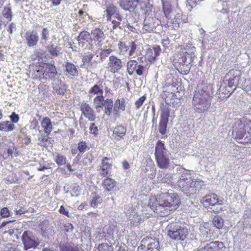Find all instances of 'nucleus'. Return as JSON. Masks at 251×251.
I'll use <instances>...</instances> for the list:
<instances>
[{
    "label": "nucleus",
    "instance_id": "f257e3e1",
    "mask_svg": "<svg viewBox=\"0 0 251 251\" xmlns=\"http://www.w3.org/2000/svg\"><path fill=\"white\" fill-rule=\"evenodd\" d=\"M180 203V198L176 193L165 192L151 197L148 205L158 216L164 217L175 211Z\"/></svg>",
    "mask_w": 251,
    "mask_h": 251
},
{
    "label": "nucleus",
    "instance_id": "f03ea898",
    "mask_svg": "<svg viewBox=\"0 0 251 251\" xmlns=\"http://www.w3.org/2000/svg\"><path fill=\"white\" fill-rule=\"evenodd\" d=\"M177 185L188 196L195 195L204 186V181L199 178L193 179L190 173H182L179 177Z\"/></svg>",
    "mask_w": 251,
    "mask_h": 251
},
{
    "label": "nucleus",
    "instance_id": "7ed1b4c3",
    "mask_svg": "<svg viewBox=\"0 0 251 251\" xmlns=\"http://www.w3.org/2000/svg\"><path fill=\"white\" fill-rule=\"evenodd\" d=\"M208 86L204 85L195 92L193 101L195 109L199 113L207 110L211 105V96L207 90Z\"/></svg>",
    "mask_w": 251,
    "mask_h": 251
},
{
    "label": "nucleus",
    "instance_id": "20e7f679",
    "mask_svg": "<svg viewBox=\"0 0 251 251\" xmlns=\"http://www.w3.org/2000/svg\"><path fill=\"white\" fill-rule=\"evenodd\" d=\"M232 135L236 140L242 139L241 143H251V121L247 119L238 120L233 129Z\"/></svg>",
    "mask_w": 251,
    "mask_h": 251
},
{
    "label": "nucleus",
    "instance_id": "39448f33",
    "mask_svg": "<svg viewBox=\"0 0 251 251\" xmlns=\"http://www.w3.org/2000/svg\"><path fill=\"white\" fill-rule=\"evenodd\" d=\"M167 235L172 240L183 241L187 238L188 230L181 223L174 222L170 223L166 227Z\"/></svg>",
    "mask_w": 251,
    "mask_h": 251
},
{
    "label": "nucleus",
    "instance_id": "423d86ee",
    "mask_svg": "<svg viewBox=\"0 0 251 251\" xmlns=\"http://www.w3.org/2000/svg\"><path fill=\"white\" fill-rule=\"evenodd\" d=\"M167 150L164 142L158 140L155 145L154 155L157 166L161 169H167L170 165V160L167 156Z\"/></svg>",
    "mask_w": 251,
    "mask_h": 251
},
{
    "label": "nucleus",
    "instance_id": "0eeeda50",
    "mask_svg": "<svg viewBox=\"0 0 251 251\" xmlns=\"http://www.w3.org/2000/svg\"><path fill=\"white\" fill-rule=\"evenodd\" d=\"M176 50V51L173 55L174 65L186 63L187 56L192 58L193 55H194L196 49L192 44H187L185 45L179 46Z\"/></svg>",
    "mask_w": 251,
    "mask_h": 251
},
{
    "label": "nucleus",
    "instance_id": "6e6552de",
    "mask_svg": "<svg viewBox=\"0 0 251 251\" xmlns=\"http://www.w3.org/2000/svg\"><path fill=\"white\" fill-rule=\"evenodd\" d=\"M35 70L37 73L42 74L43 78L46 79L54 78L57 74L55 66L50 63H39L36 66Z\"/></svg>",
    "mask_w": 251,
    "mask_h": 251
},
{
    "label": "nucleus",
    "instance_id": "1a4fd4ad",
    "mask_svg": "<svg viewBox=\"0 0 251 251\" xmlns=\"http://www.w3.org/2000/svg\"><path fill=\"white\" fill-rule=\"evenodd\" d=\"M200 201L201 204L207 209H212L214 206L224 204V199L215 193L206 195L201 198Z\"/></svg>",
    "mask_w": 251,
    "mask_h": 251
},
{
    "label": "nucleus",
    "instance_id": "9d476101",
    "mask_svg": "<svg viewBox=\"0 0 251 251\" xmlns=\"http://www.w3.org/2000/svg\"><path fill=\"white\" fill-rule=\"evenodd\" d=\"M19 151L14 143L11 145L4 144L0 147V157L6 160L19 155Z\"/></svg>",
    "mask_w": 251,
    "mask_h": 251
},
{
    "label": "nucleus",
    "instance_id": "9b49d317",
    "mask_svg": "<svg viewBox=\"0 0 251 251\" xmlns=\"http://www.w3.org/2000/svg\"><path fill=\"white\" fill-rule=\"evenodd\" d=\"M240 76L241 74L237 70H230L226 74V77L227 78L228 81L227 87L231 88V90L228 91L226 94L228 97L231 95L232 90L235 89L238 84Z\"/></svg>",
    "mask_w": 251,
    "mask_h": 251
},
{
    "label": "nucleus",
    "instance_id": "f8f14e48",
    "mask_svg": "<svg viewBox=\"0 0 251 251\" xmlns=\"http://www.w3.org/2000/svg\"><path fill=\"white\" fill-rule=\"evenodd\" d=\"M123 66V61L118 56L112 55L109 57L107 68L112 74L119 73Z\"/></svg>",
    "mask_w": 251,
    "mask_h": 251
},
{
    "label": "nucleus",
    "instance_id": "ddd939ff",
    "mask_svg": "<svg viewBox=\"0 0 251 251\" xmlns=\"http://www.w3.org/2000/svg\"><path fill=\"white\" fill-rule=\"evenodd\" d=\"M22 240L25 250L30 248L35 249L39 244L38 241L34 239L32 233L28 231H25L23 233Z\"/></svg>",
    "mask_w": 251,
    "mask_h": 251
},
{
    "label": "nucleus",
    "instance_id": "4468645a",
    "mask_svg": "<svg viewBox=\"0 0 251 251\" xmlns=\"http://www.w3.org/2000/svg\"><path fill=\"white\" fill-rule=\"evenodd\" d=\"M127 72L131 75L134 73L138 75L141 76L143 74L145 67L142 65H138V62L135 60H130L127 63Z\"/></svg>",
    "mask_w": 251,
    "mask_h": 251
},
{
    "label": "nucleus",
    "instance_id": "2eb2a0df",
    "mask_svg": "<svg viewBox=\"0 0 251 251\" xmlns=\"http://www.w3.org/2000/svg\"><path fill=\"white\" fill-rule=\"evenodd\" d=\"M118 48L119 50V54L121 55H125L128 50V55L129 56H132L135 52L137 49V45L134 41H132L129 43V47L123 41H120L118 43Z\"/></svg>",
    "mask_w": 251,
    "mask_h": 251
},
{
    "label": "nucleus",
    "instance_id": "dca6fc26",
    "mask_svg": "<svg viewBox=\"0 0 251 251\" xmlns=\"http://www.w3.org/2000/svg\"><path fill=\"white\" fill-rule=\"evenodd\" d=\"M112 167V158L103 157L100 166V175L102 177H105L110 175V170Z\"/></svg>",
    "mask_w": 251,
    "mask_h": 251
},
{
    "label": "nucleus",
    "instance_id": "f3484780",
    "mask_svg": "<svg viewBox=\"0 0 251 251\" xmlns=\"http://www.w3.org/2000/svg\"><path fill=\"white\" fill-rule=\"evenodd\" d=\"M161 50V48L158 45L154 46L152 49H147L145 55V59L151 64L154 63L157 57L160 55Z\"/></svg>",
    "mask_w": 251,
    "mask_h": 251
},
{
    "label": "nucleus",
    "instance_id": "a211bd4d",
    "mask_svg": "<svg viewBox=\"0 0 251 251\" xmlns=\"http://www.w3.org/2000/svg\"><path fill=\"white\" fill-rule=\"evenodd\" d=\"M25 38L26 43L29 48L36 46L39 40L38 33L35 30L26 32L25 34Z\"/></svg>",
    "mask_w": 251,
    "mask_h": 251
},
{
    "label": "nucleus",
    "instance_id": "6ab92c4d",
    "mask_svg": "<svg viewBox=\"0 0 251 251\" xmlns=\"http://www.w3.org/2000/svg\"><path fill=\"white\" fill-rule=\"evenodd\" d=\"M225 245L222 242L212 241L206 244L203 248L196 251H224Z\"/></svg>",
    "mask_w": 251,
    "mask_h": 251
},
{
    "label": "nucleus",
    "instance_id": "aec40b11",
    "mask_svg": "<svg viewBox=\"0 0 251 251\" xmlns=\"http://www.w3.org/2000/svg\"><path fill=\"white\" fill-rule=\"evenodd\" d=\"M80 109L83 115L90 121H94L96 114L93 108L87 102H83L80 105Z\"/></svg>",
    "mask_w": 251,
    "mask_h": 251
},
{
    "label": "nucleus",
    "instance_id": "412c9836",
    "mask_svg": "<svg viewBox=\"0 0 251 251\" xmlns=\"http://www.w3.org/2000/svg\"><path fill=\"white\" fill-rule=\"evenodd\" d=\"M91 35L93 44L100 45L105 38L103 31L99 27L93 28L91 31Z\"/></svg>",
    "mask_w": 251,
    "mask_h": 251
},
{
    "label": "nucleus",
    "instance_id": "4be33fe9",
    "mask_svg": "<svg viewBox=\"0 0 251 251\" xmlns=\"http://www.w3.org/2000/svg\"><path fill=\"white\" fill-rule=\"evenodd\" d=\"M183 15L181 13H177L173 19L171 18L170 20L167 19L164 25L168 28L172 29H177L182 23Z\"/></svg>",
    "mask_w": 251,
    "mask_h": 251
},
{
    "label": "nucleus",
    "instance_id": "5701e85b",
    "mask_svg": "<svg viewBox=\"0 0 251 251\" xmlns=\"http://www.w3.org/2000/svg\"><path fill=\"white\" fill-rule=\"evenodd\" d=\"M77 41L79 46L83 47L88 44L90 47L93 46L91 33L86 30H83L80 32L77 37Z\"/></svg>",
    "mask_w": 251,
    "mask_h": 251
},
{
    "label": "nucleus",
    "instance_id": "b1692460",
    "mask_svg": "<svg viewBox=\"0 0 251 251\" xmlns=\"http://www.w3.org/2000/svg\"><path fill=\"white\" fill-rule=\"evenodd\" d=\"M127 131L126 127L122 125H119L114 127L112 130V138L117 141L123 139Z\"/></svg>",
    "mask_w": 251,
    "mask_h": 251
},
{
    "label": "nucleus",
    "instance_id": "393cba45",
    "mask_svg": "<svg viewBox=\"0 0 251 251\" xmlns=\"http://www.w3.org/2000/svg\"><path fill=\"white\" fill-rule=\"evenodd\" d=\"M105 12L107 20H111V18L119 19L121 15L118 8L113 3L106 6Z\"/></svg>",
    "mask_w": 251,
    "mask_h": 251
},
{
    "label": "nucleus",
    "instance_id": "a878e982",
    "mask_svg": "<svg viewBox=\"0 0 251 251\" xmlns=\"http://www.w3.org/2000/svg\"><path fill=\"white\" fill-rule=\"evenodd\" d=\"M126 99L124 98L117 99L114 103L113 113L114 115L118 117L120 115V111H124L126 110Z\"/></svg>",
    "mask_w": 251,
    "mask_h": 251
},
{
    "label": "nucleus",
    "instance_id": "bb28decb",
    "mask_svg": "<svg viewBox=\"0 0 251 251\" xmlns=\"http://www.w3.org/2000/svg\"><path fill=\"white\" fill-rule=\"evenodd\" d=\"M139 4L138 0H120V5L125 10L133 11Z\"/></svg>",
    "mask_w": 251,
    "mask_h": 251
},
{
    "label": "nucleus",
    "instance_id": "cd10ccee",
    "mask_svg": "<svg viewBox=\"0 0 251 251\" xmlns=\"http://www.w3.org/2000/svg\"><path fill=\"white\" fill-rule=\"evenodd\" d=\"M106 177L102 180V186L105 191L110 192L114 190L117 186L116 180L109 176Z\"/></svg>",
    "mask_w": 251,
    "mask_h": 251
},
{
    "label": "nucleus",
    "instance_id": "c85d7f7f",
    "mask_svg": "<svg viewBox=\"0 0 251 251\" xmlns=\"http://www.w3.org/2000/svg\"><path fill=\"white\" fill-rule=\"evenodd\" d=\"M41 126L45 133L49 135L53 129L50 119L48 117H44L41 121Z\"/></svg>",
    "mask_w": 251,
    "mask_h": 251
},
{
    "label": "nucleus",
    "instance_id": "c756f323",
    "mask_svg": "<svg viewBox=\"0 0 251 251\" xmlns=\"http://www.w3.org/2000/svg\"><path fill=\"white\" fill-rule=\"evenodd\" d=\"M103 201L101 197L96 192L92 193L89 201L90 206L94 208H97L99 204Z\"/></svg>",
    "mask_w": 251,
    "mask_h": 251
},
{
    "label": "nucleus",
    "instance_id": "7c9ffc66",
    "mask_svg": "<svg viewBox=\"0 0 251 251\" xmlns=\"http://www.w3.org/2000/svg\"><path fill=\"white\" fill-rule=\"evenodd\" d=\"M65 71L66 75L71 77H76L78 75V71L76 67L72 63L66 62L65 64Z\"/></svg>",
    "mask_w": 251,
    "mask_h": 251
},
{
    "label": "nucleus",
    "instance_id": "2f4dec72",
    "mask_svg": "<svg viewBox=\"0 0 251 251\" xmlns=\"http://www.w3.org/2000/svg\"><path fill=\"white\" fill-rule=\"evenodd\" d=\"M105 100L103 95H97L94 98V104L97 110H100L104 107Z\"/></svg>",
    "mask_w": 251,
    "mask_h": 251
},
{
    "label": "nucleus",
    "instance_id": "473e14b6",
    "mask_svg": "<svg viewBox=\"0 0 251 251\" xmlns=\"http://www.w3.org/2000/svg\"><path fill=\"white\" fill-rule=\"evenodd\" d=\"M155 25L152 19H146L144 22L143 30L146 32H151L155 28Z\"/></svg>",
    "mask_w": 251,
    "mask_h": 251
},
{
    "label": "nucleus",
    "instance_id": "72a5a7b5",
    "mask_svg": "<svg viewBox=\"0 0 251 251\" xmlns=\"http://www.w3.org/2000/svg\"><path fill=\"white\" fill-rule=\"evenodd\" d=\"M1 14L2 16L6 19L8 22H10L12 20L13 15L10 3L3 7Z\"/></svg>",
    "mask_w": 251,
    "mask_h": 251
},
{
    "label": "nucleus",
    "instance_id": "f704fd0d",
    "mask_svg": "<svg viewBox=\"0 0 251 251\" xmlns=\"http://www.w3.org/2000/svg\"><path fill=\"white\" fill-rule=\"evenodd\" d=\"M15 126L10 121H3L0 122V131L9 132L13 130Z\"/></svg>",
    "mask_w": 251,
    "mask_h": 251
},
{
    "label": "nucleus",
    "instance_id": "c9c22d12",
    "mask_svg": "<svg viewBox=\"0 0 251 251\" xmlns=\"http://www.w3.org/2000/svg\"><path fill=\"white\" fill-rule=\"evenodd\" d=\"M147 251H159V242L153 239H149L147 247Z\"/></svg>",
    "mask_w": 251,
    "mask_h": 251
},
{
    "label": "nucleus",
    "instance_id": "e433bc0d",
    "mask_svg": "<svg viewBox=\"0 0 251 251\" xmlns=\"http://www.w3.org/2000/svg\"><path fill=\"white\" fill-rule=\"evenodd\" d=\"M200 230L203 236L208 237L212 234V231L210 228L209 224L207 223H204L201 224L200 226Z\"/></svg>",
    "mask_w": 251,
    "mask_h": 251
},
{
    "label": "nucleus",
    "instance_id": "4c0bfd02",
    "mask_svg": "<svg viewBox=\"0 0 251 251\" xmlns=\"http://www.w3.org/2000/svg\"><path fill=\"white\" fill-rule=\"evenodd\" d=\"M212 223L214 226L218 229H222L224 225V220L219 215H216L213 217Z\"/></svg>",
    "mask_w": 251,
    "mask_h": 251
},
{
    "label": "nucleus",
    "instance_id": "58836bf2",
    "mask_svg": "<svg viewBox=\"0 0 251 251\" xmlns=\"http://www.w3.org/2000/svg\"><path fill=\"white\" fill-rule=\"evenodd\" d=\"M113 105V100L111 99H106L104 100V113L109 116L111 113L112 108Z\"/></svg>",
    "mask_w": 251,
    "mask_h": 251
},
{
    "label": "nucleus",
    "instance_id": "ea45409f",
    "mask_svg": "<svg viewBox=\"0 0 251 251\" xmlns=\"http://www.w3.org/2000/svg\"><path fill=\"white\" fill-rule=\"evenodd\" d=\"M163 10L164 11V13L165 15L166 19L170 20L172 13V8L171 5L168 3H163Z\"/></svg>",
    "mask_w": 251,
    "mask_h": 251
},
{
    "label": "nucleus",
    "instance_id": "a19ab883",
    "mask_svg": "<svg viewBox=\"0 0 251 251\" xmlns=\"http://www.w3.org/2000/svg\"><path fill=\"white\" fill-rule=\"evenodd\" d=\"M175 65L177 68L178 71L183 75H187L190 72V66L189 64H186L185 63L183 64H178Z\"/></svg>",
    "mask_w": 251,
    "mask_h": 251
},
{
    "label": "nucleus",
    "instance_id": "79ce46f5",
    "mask_svg": "<svg viewBox=\"0 0 251 251\" xmlns=\"http://www.w3.org/2000/svg\"><path fill=\"white\" fill-rule=\"evenodd\" d=\"M103 91L100 89V86L97 84L94 85L91 89L89 90V94L93 95H103Z\"/></svg>",
    "mask_w": 251,
    "mask_h": 251
},
{
    "label": "nucleus",
    "instance_id": "37998d69",
    "mask_svg": "<svg viewBox=\"0 0 251 251\" xmlns=\"http://www.w3.org/2000/svg\"><path fill=\"white\" fill-rule=\"evenodd\" d=\"M47 49L51 55L55 56H57L59 54L61 50L60 48H58L53 44L50 45L48 46Z\"/></svg>",
    "mask_w": 251,
    "mask_h": 251
},
{
    "label": "nucleus",
    "instance_id": "c03bdc74",
    "mask_svg": "<svg viewBox=\"0 0 251 251\" xmlns=\"http://www.w3.org/2000/svg\"><path fill=\"white\" fill-rule=\"evenodd\" d=\"M77 149L79 152L81 154L84 153L85 151L89 150L87 143L84 141H81L77 144Z\"/></svg>",
    "mask_w": 251,
    "mask_h": 251
},
{
    "label": "nucleus",
    "instance_id": "a18cd8bd",
    "mask_svg": "<svg viewBox=\"0 0 251 251\" xmlns=\"http://www.w3.org/2000/svg\"><path fill=\"white\" fill-rule=\"evenodd\" d=\"M97 251H114L113 248L111 245L107 243H101L98 245Z\"/></svg>",
    "mask_w": 251,
    "mask_h": 251
},
{
    "label": "nucleus",
    "instance_id": "49530a36",
    "mask_svg": "<svg viewBox=\"0 0 251 251\" xmlns=\"http://www.w3.org/2000/svg\"><path fill=\"white\" fill-rule=\"evenodd\" d=\"M170 115V111L169 110L167 109H164L161 111V116H160V121L165 122L168 123V119Z\"/></svg>",
    "mask_w": 251,
    "mask_h": 251
},
{
    "label": "nucleus",
    "instance_id": "de8ad7c7",
    "mask_svg": "<svg viewBox=\"0 0 251 251\" xmlns=\"http://www.w3.org/2000/svg\"><path fill=\"white\" fill-rule=\"evenodd\" d=\"M170 115V111L169 110L167 109H164L161 111V116H160V121L165 122L168 123V119Z\"/></svg>",
    "mask_w": 251,
    "mask_h": 251
},
{
    "label": "nucleus",
    "instance_id": "09e8293b",
    "mask_svg": "<svg viewBox=\"0 0 251 251\" xmlns=\"http://www.w3.org/2000/svg\"><path fill=\"white\" fill-rule=\"evenodd\" d=\"M114 18H111V20H107V21H110L111 24H112V28L113 29H115L119 27H120L121 25V22L123 20L122 16H120V18H115L116 20H114Z\"/></svg>",
    "mask_w": 251,
    "mask_h": 251
},
{
    "label": "nucleus",
    "instance_id": "8fccbe9b",
    "mask_svg": "<svg viewBox=\"0 0 251 251\" xmlns=\"http://www.w3.org/2000/svg\"><path fill=\"white\" fill-rule=\"evenodd\" d=\"M61 251H80L77 247H73L69 244L60 246Z\"/></svg>",
    "mask_w": 251,
    "mask_h": 251
},
{
    "label": "nucleus",
    "instance_id": "3c124183",
    "mask_svg": "<svg viewBox=\"0 0 251 251\" xmlns=\"http://www.w3.org/2000/svg\"><path fill=\"white\" fill-rule=\"evenodd\" d=\"M167 124H168V122H162V121L159 122L158 129H159V132L162 135H164L166 133Z\"/></svg>",
    "mask_w": 251,
    "mask_h": 251
},
{
    "label": "nucleus",
    "instance_id": "603ef678",
    "mask_svg": "<svg viewBox=\"0 0 251 251\" xmlns=\"http://www.w3.org/2000/svg\"><path fill=\"white\" fill-rule=\"evenodd\" d=\"M66 158L62 155L58 154L55 159V161L58 165L61 166L66 163Z\"/></svg>",
    "mask_w": 251,
    "mask_h": 251
},
{
    "label": "nucleus",
    "instance_id": "864d4df0",
    "mask_svg": "<svg viewBox=\"0 0 251 251\" xmlns=\"http://www.w3.org/2000/svg\"><path fill=\"white\" fill-rule=\"evenodd\" d=\"M53 89L57 94L61 95L66 92V87L65 84L60 83L59 87H54Z\"/></svg>",
    "mask_w": 251,
    "mask_h": 251
},
{
    "label": "nucleus",
    "instance_id": "5fc2aeb1",
    "mask_svg": "<svg viewBox=\"0 0 251 251\" xmlns=\"http://www.w3.org/2000/svg\"><path fill=\"white\" fill-rule=\"evenodd\" d=\"M90 134H93L96 136L99 134V129L98 126L95 123H91L89 127Z\"/></svg>",
    "mask_w": 251,
    "mask_h": 251
},
{
    "label": "nucleus",
    "instance_id": "6e6d98bb",
    "mask_svg": "<svg viewBox=\"0 0 251 251\" xmlns=\"http://www.w3.org/2000/svg\"><path fill=\"white\" fill-rule=\"evenodd\" d=\"M146 95L141 97L140 98H139L137 100H136L135 102V105L136 106V108L137 109H138L140 108V107L143 105V103L145 101L146 99Z\"/></svg>",
    "mask_w": 251,
    "mask_h": 251
},
{
    "label": "nucleus",
    "instance_id": "4d7b16f0",
    "mask_svg": "<svg viewBox=\"0 0 251 251\" xmlns=\"http://www.w3.org/2000/svg\"><path fill=\"white\" fill-rule=\"evenodd\" d=\"M112 51L113 50L111 49L102 50L100 53V59H102L107 57Z\"/></svg>",
    "mask_w": 251,
    "mask_h": 251
},
{
    "label": "nucleus",
    "instance_id": "13d9d810",
    "mask_svg": "<svg viewBox=\"0 0 251 251\" xmlns=\"http://www.w3.org/2000/svg\"><path fill=\"white\" fill-rule=\"evenodd\" d=\"M49 135H41V136L38 137V140L40 142V143H38V145L40 146H45V144L47 143L49 139Z\"/></svg>",
    "mask_w": 251,
    "mask_h": 251
},
{
    "label": "nucleus",
    "instance_id": "bf43d9fd",
    "mask_svg": "<svg viewBox=\"0 0 251 251\" xmlns=\"http://www.w3.org/2000/svg\"><path fill=\"white\" fill-rule=\"evenodd\" d=\"M94 56V54L91 53H88L85 54L82 58V61L84 63H88L91 62L93 57Z\"/></svg>",
    "mask_w": 251,
    "mask_h": 251
},
{
    "label": "nucleus",
    "instance_id": "052dcab7",
    "mask_svg": "<svg viewBox=\"0 0 251 251\" xmlns=\"http://www.w3.org/2000/svg\"><path fill=\"white\" fill-rule=\"evenodd\" d=\"M49 31L47 28H43L41 32V38L43 40L47 41L49 39Z\"/></svg>",
    "mask_w": 251,
    "mask_h": 251
},
{
    "label": "nucleus",
    "instance_id": "680f3d73",
    "mask_svg": "<svg viewBox=\"0 0 251 251\" xmlns=\"http://www.w3.org/2000/svg\"><path fill=\"white\" fill-rule=\"evenodd\" d=\"M0 215L2 218H7L8 217L10 214V211L8 208L3 207L2 208L0 211Z\"/></svg>",
    "mask_w": 251,
    "mask_h": 251
},
{
    "label": "nucleus",
    "instance_id": "e2e57ef3",
    "mask_svg": "<svg viewBox=\"0 0 251 251\" xmlns=\"http://www.w3.org/2000/svg\"><path fill=\"white\" fill-rule=\"evenodd\" d=\"M10 118L12 124L17 123L20 119L18 115L16 114L15 112H13L12 113V114L10 116Z\"/></svg>",
    "mask_w": 251,
    "mask_h": 251
},
{
    "label": "nucleus",
    "instance_id": "0e129e2a",
    "mask_svg": "<svg viewBox=\"0 0 251 251\" xmlns=\"http://www.w3.org/2000/svg\"><path fill=\"white\" fill-rule=\"evenodd\" d=\"M64 230L66 232H71L73 230V225L71 223H66L63 226Z\"/></svg>",
    "mask_w": 251,
    "mask_h": 251
},
{
    "label": "nucleus",
    "instance_id": "69168bd1",
    "mask_svg": "<svg viewBox=\"0 0 251 251\" xmlns=\"http://www.w3.org/2000/svg\"><path fill=\"white\" fill-rule=\"evenodd\" d=\"M162 45L165 49L168 48L169 45L170 44V40L168 37L162 40Z\"/></svg>",
    "mask_w": 251,
    "mask_h": 251
},
{
    "label": "nucleus",
    "instance_id": "338daca9",
    "mask_svg": "<svg viewBox=\"0 0 251 251\" xmlns=\"http://www.w3.org/2000/svg\"><path fill=\"white\" fill-rule=\"evenodd\" d=\"M59 212L61 214H63L64 215L67 216L68 217H70V215H69V213L68 211L66 210V209L65 208V207L63 205H61L60 207V208L59 209Z\"/></svg>",
    "mask_w": 251,
    "mask_h": 251
},
{
    "label": "nucleus",
    "instance_id": "774afa93",
    "mask_svg": "<svg viewBox=\"0 0 251 251\" xmlns=\"http://www.w3.org/2000/svg\"><path fill=\"white\" fill-rule=\"evenodd\" d=\"M15 27V24L14 23H11L7 28V31L9 33V34L11 35L13 33V28Z\"/></svg>",
    "mask_w": 251,
    "mask_h": 251
}]
</instances>
